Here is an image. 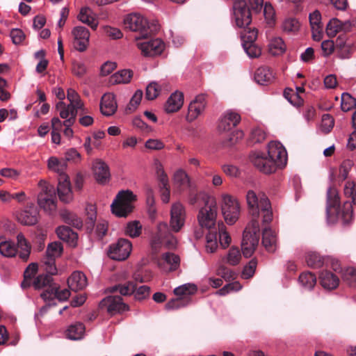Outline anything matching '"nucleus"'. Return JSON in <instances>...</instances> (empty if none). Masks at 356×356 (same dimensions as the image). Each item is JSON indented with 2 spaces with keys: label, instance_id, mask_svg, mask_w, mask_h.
I'll return each instance as SVG.
<instances>
[{
  "label": "nucleus",
  "instance_id": "obj_1",
  "mask_svg": "<svg viewBox=\"0 0 356 356\" xmlns=\"http://www.w3.org/2000/svg\"><path fill=\"white\" fill-rule=\"evenodd\" d=\"M250 161L261 172L270 174L282 168L286 164V151L280 142L272 141L268 145V156L262 152H254L250 156Z\"/></svg>",
  "mask_w": 356,
  "mask_h": 356
},
{
  "label": "nucleus",
  "instance_id": "obj_2",
  "mask_svg": "<svg viewBox=\"0 0 356 356\" xmlns=\"http://www.w3.org/2000/svg\"><path fill=\"white\" fill-rule=\"evenodd\" d=\"M246 200L249 213L252 216L259 217L261 213L263 222L269 223L273 219V212L270 202L264 193L257 194L254 191L250 190L246 195Z\"/></svg>",
  "mask_w": 356,
  "mask_h": 356
},
{
  "label": "nucleus",
  "instance_id": "obj_3",
  "mask_svg": "<svg viewBox=\"0 0 356 356\" xmlns=\"http://www.w3.org/2000/svg\"><path fill=\"white\" fill-rule=\"evenodd\" d=\"M124 24L126 29L138 33V36L136 37L137 40L147 39L159 30V25L156 22L149 24L147 19L138 13L128 15L124 20Z\"/></svg>",
  "mask_w": 356,
  "mask_h": 356
},
{
  "label": "nucleus",
  "instance_id": "obj_4",
  "mask_svg": "<svg viewBox=\"0 0 356 356\" xmlns=\"http://www.w3.org/2000/svg\"><path fill=\"white\" fill-rule=\"evenodd\" d=\"M249 7L245 0H236L234 3V15L237 26L250 25L252 22L251 10L259 13L264 6V0H248Z\"/></svg>",
  "mask_w": 356,
  "mask_h": 356
},
{
  "label": "nucleus",
  "instance_id": "obj_5",
  "mask_svg": "<svg viewBox=\"0 0 356 356\" xmlns=\"http://www.w3.org/2000/svg\"><path fill=\"white\" fill-rule=\"evenodd\" d=\"M136 200L134 193L127 190L118 193L111 204L113 213L118 217H127L132 211V202Z\"/></svg>",
  "mask_w": 356,
  "mask_h": 356
},
{
  "label": "nucleus",
  "instance_id": "obj_6",
  "mask_svg": "<svg viewBox=\"0 0 356 356\" xmlns=\"http://www.w3.org/2000/svg\"><path fill=\"white\" fill-rule=\"evenodd\" d=\"M110 293L119 291L122 296H129L135 292V298L138 300L145 299L149 296L150 288L143 285L136 289V284L133 282H128L124 284H117L108 289Z\"/></svg>",
  "mask_w": 356,
  "mask_h": 356
},
{
  "label": "nucleus",
  "instance_id": "obj_7",
  "mask_svg": "<svg viewBox=\"0 0 356 356\" xmlns=\"http://www.w3.org/2000/svg\"><path fill=\"white\" fill-rule=\"evenodd\" d=\"M164 243L169 248H172L175 247L177 240L170 235L167 223L161 222L158 225L156 234L152 239L151 247L153 252L157 253L161 245Z\"/></svg>",
  "mask_w": 356,
  "mask_h": 356
},
{
  "label": "nucleus",
  "instance_id": "obj_8",
  "mask_svg": "<svg viewBox=\"0 0 356 356\" xmlns=\"http://www.w3.org/2000/svg\"><path fill=\"white\" fill-rule=\"evenodd\" d=\"M217 203L216 200H209L199 211L197 220L200 226L211 229L216 226Z\"/></svg>",
  "mask_w": 356,
  "mask_h": 356
},
{
  "label": "nucleus",
  "instance_id": "obj_9",
  "mask_svg": "<svg viewBox=\"0 0 356 356\" xmlns=\"http://www.w3.org/2000/svg\"><path fill=\"white\" fill-rule=\"evenodd\" d=\"M33 286L35 289L47 287L40 295L44 300L52 301L56 298L58 285L54 283L52 277L44 274L40 275L34 279Z\"/></svg>",
  "mask_w": 356,
  "mask_h": 356
},
{
  "label": "nucleus",
  "instance_id": "obj_10",
  "mask_svg": "<svg viewBox=\"0 0 356 356\" xmlns=\"http://www.w3.org/2000/svg\"><path fill=\"white\" fill-rule=\"evenodd\" d=\"M221 209L227 224L233 225L236 222L240 213L239 204L236 199L229 195H223Z\"/></svg>",
  "mask_w": 356,
  "mask_h": 356
},
{
  "label": "nucleus",
  "instance_id": "obj_11",
  "mask_svg": "<svg viewBox=\"0 0 356 356\" xmlns=\"http://www.w3.org/2000/svg\"><path fill=\"white\" fill-rule=\"evenodd\" d=\"M344 195L351 198L350 202H345L342 208V218L346 223H349L352 220L353 211V204L356 205V182L348 181L344 186Z\"/></svg>",
  "mask_w": 356,
  "mask_h": 356
},
{
  "label": "nucleus",
  "instance_id": "obj_12",
  "mask_svg": "<svg viewBox=\"0 0 356 356\" xmlns=\"http://www.w3.org/2000/svg\"><path fill=\"white\" fill-rule=\"evenodd\" d=\"M344 195L351 198L350 202H345L342 208V218L346 223H349L352 220L353 211V204L356 205V182L348 181L344 186Z\"/></svg>",
  "mask_w": 356,
  "mask_h": 356
},
{
  "label": "nucleus",
  "instance_id": "obj_13",
  "mask_svg": "<svg viewBox=\"0 0 356 356\" xmlns=\"http://www.w3.org/2000/svg\"><path fill=\"white\" fill-rule=\"evenodd\" d=\"M132 249L131 242L125 238H120L116 243L109 246L108 256L113 260L122 261L130 254Z\"/></svg>",
  "mask_w": 356,
  "mask_h": 356
},
{
  "label": "nucleus",
  "instance_id": "obj_14",
  "mask_svg": "<svg viewBox=\"0 0 356 356\" xmlns=\"http://www.w3.org/2000/svg\"><path fill=\"white\" fill-rule=\"evenodd\" d=\"M99 306L102 309H106L108 313L112 315L129 310V305L123 302L122 298L120 296L106 297L100 302Z\"/></svg>",
  "mask_w": 356,
  "mask_h": 356
},
{
  "label": "nucleus",
  "instance_id": "obj_15",
  "mask_svg": "<svg viewBox=\"0 0 356 356\" xmlns=\"http://www.w3.org/2000/svg\"><path fill=\"white\" fill-rule=\"evenodd\" d=\"M137 46L140 49L142 54L146 57L160 55L165 48L163 42L159 38L138 42Z\"/></svg>",
  "mask_w": 356,
  "mask_h": 356
},
{
  "label": "nucleus",
  "instance_id": "obj_16",
  "mask_svg": "<svg viewBox=\"0 0 356 356\" xmlns=\"http://www.w3.org/2000/svg\"><path fill=\"white\" fill-rule=\"evenodd\" d=\"M186 212L184 206L176 202L172 205L170 225L172 231L178 232L184 225Z\"/></svg>",
  "mask_w": 356,
  "mask_h": 356
},
{
  "label": "nucleus",
  "instance_id": "obj_17",
  "mask_svg": "<svg viewBox=\"0 0 356 356\" xmlns=\"http://www.w3.org/2000/svg\"><path fill=\"white\" fill-rule=\"evenodd\" d=\"M39 206L45 211H51L56 207V197L54 188L52 186H47L43 192L38 197Z\"/></svg>",
  "mask_w": 356,
  "mask_h": 356
},
{
  "label": "nucleus",
  "instance_id": "obj_18",
  "mask_svg": "<svg viewBox=\"0 0 356 356\" xmlns=\"http://www.w3.org/2000/svg\"><path fill=\"white\" fill-rule=\"evenodd\" d=\"M74 36V47L79 51H84L89 43L90 33L84 26H76L72 31Z\"/></svg>",
  "mask_w": 356,
  "mask_h": 356
},
{
  "label": "nucleus",
  "instance_id": "obj_19",
  "mask_svg": "<svg viewBox=\"0 0 356 356\" xmlns=\"http://www.w3.org/2000/svg\"><path fill=\"white\" fill-rule=\"evenodd\" d=\"M259 235L250 234V232L244 230L241 242V249L245 257H250L258 246Z\"/></svg>",
  "mask_w": 356,
  "mask_h": 356
},
{
  "label": "nucleus",
  "instance_id": "obj_20",
  "mask_svg": "<svg viewBox=\"0 0 356 356\" xmlns=\"http://www.w3.org/2000/svg\"><path fill=\"white\" fill-rule=\"evenodd\" d=\"M206 106V95L200 94L196 96L195 99L189 104L186 120L189 122L193 121L204 111Z\"/></svg>",
  "mask_w": 356,
  "mask_h": 356
},
{
  "label": "nucleus",
  "instance_id": "obj_21",
  "mask_svg": "<svg viewBox=\"0 0 356 356\" xmlns=\"http://www.w3.org/2000/svg\"><path fill=\"white\" fill-rule=\"evenodd\" d=\"M18 221L24 225H33L38 220V211L33 204L27 207L17 214Z\"/></svg>",
  "mask_w": 356,
  "mask_h": 356
},
{
  "label": "nucleus",
  "instance_id": "obj_22",
  "mask_svg": "<svg viewBox=\"0 0 356 356\" xmlns=\"http://www.w3.org/2000/svg\"><path fill=\"white\" fill-rule=\"evenodd\" d=\"M179 257L171 252H166L163 254L161 258L157 260L158 266L163 270H176L179 268Z\"/></svg>",
  "mask_w": 356,
  "mask_h": 356
},
{
  "label": "nucleus",
  "instance_id": "obj_23",
  "mask_svg": "<svg viewBox=\"0 0 356 356\" xmlns=\"http://www.w3.org/2000/svg\"><path fill=\"white\" fill-rule=\"evenodd\" d=\"M57 191L60 201L68 203L72 200L70 182L67 175H62L59 177Z\"/></svg>",
  "mask_w": 356,
  "mask_h": 356
},
{
  "label": "nucleus",
  "instance_id": "obj_24",
  "mask_svg": "<svg viewBox=\"0 0 356 356\" xmlns=\"http://www.w3.org/2000/svg\"><path fill=\"white\" fill-rule=\"evenodd\" d=\"M241 116L232 111L226 112L221 118L218 129L220 131H228L234 128L240 122Z\"/></svg>",
  "mask_w": 356,
  "mask_h": 356
},
{
  "label": "nucleus",
  "instance_id": "obj_25",
  "mask_svg": "<svg viewBox=\"0 0 356 356\" xmlns=\"http://www.w3.org/2000/svg\"><path fill=\"white\" fill-rule=\"evenodd\" d=\"M117 102L115 99L113 94H104L100 102V111L102 115L105 116H111L117 111Z\"/></svg>",
  "mask_w": 356,
  "mask_h": 356
},
{
  "label": "nucleus",
  "instance_id": "obj_26",
  "mask_svg": "<svg viewBox=\"0 0 356 356\" xmlns=\"http://www.w3.org/2000/svg\"><path fill=\"white\" fill-rule=\"evenodd\" d=\"M86 276L80 271L74 272L67 279V284L72 291H78L87 286Z\"/></svg>",
  "mask_w": 356,
  "mask_h": 356
},
{
  "label": "nucleus",
  "instance_id": "obj_27",
  "mask_svg": "<svg viewBox=\"0 0 356 356\" xmlns=\"http://www.w3.org/2000/svg\"><path fill=\"white\" fill-rule=\"evenodd\" d=\"M254 79L260 85H268L275 79V73L270 67L261 66L256 70Z\"/></svg>",
  "mask_w": 356,
  "mask_h": 356
},
{
  "label": "nucleus",
  "instance_id": "obj_28",
  "mask_svg": "<svg viewBox=\"0 0 356 356\" xmlns=\"http://www.w3.org/2000/svg\"><path fill=\"white\" fill-rule=\"evenodd\" d=\"M184 104V95L180 92H175L168 99L165 104V111L168 113L178 111Z\"/></svg>",
  "mask_w": 356,
  "mask_h": 356
},
{
  "label": "nucleus",
  "instance_id": "obj_29",
  "mask_svg": "<svg viewBox=\"0 0 356 356\" xmlns=\"http://www.w3.org/2000/svg\"><path fill=\"white\" fill-rule=\"evenodd\" d=\"M262 245L269 252H274L277 248V235L270 228H264L262 232Z\"/></svg>",
  "mask_w": 356,
  "mask_h": 356
},
{
  "label": "nucleus",
  "instance_id": "obj_30",
  "mask_svg": "<svg viewBox=\"0 0 356 356\" xmlns=\"http://www.w3.org/2000/svg\"><path fill=\"white\" fill-rule=\"evenodd\" d=\"M56 234L61 240L66 241L70 246L75 247L76 245L78 234L70 227H58L56 229Z\"/></svg>",
  "mask_w": 356,
  "mask_h": 356
},
{
  "label": "nucleus",
  "instance_id": "obj_31",
  "mask_svg": "<svg viewBox=\"0 0 356 356\" xmlns=\"http://www.w3.org/2000/svg\"><path fill=\"white\" fill-rule=\"evenodd\" d=\"M93 171L95 179L99 183H104L110 177L108 166L101 160H97L94 163Z\"/></svg>",
  "mask_w": 356,
  "mask_h": 356
},
{
  "label": "nucleus",
  "instance_id": "obj_32",
  "mask_svg": "<svg viewBox=\"0 0 356 356\" xmlns=\"http://www.w3.org/2000/svg\"><path fill=\"white\" fill-rule=\"evenodd\" d=\"M339 197L334 188H330L327 191L326 213L327 217L337 214L339 211Z\"/></svg>",
  "mask_w": 356,
  "mask_h": 356
},
{
  "label": "nucleus",
  "instance_id": "obj_33",
  "mask_svg": "<svg viewBox=\"0 0 356 356\" xmlns=\"http://www.w3.org/2000/svg\"><path fill=\"white\" fill-rule=\"evenodd\" d=\"M319 279L322 286L330 290L336 289L339 283V277L328 270L322 271L319 275Z\"/></svg>",
  "mask_w": 356,
  "mask_h": 356
},
{
  "label": "nucleus",
  "instance_id": "obj_34",
  "mask_svg": "<svg viewBox=\"0 0 356 356\" xmlns=\"http://www.w3.org/2000/svg\"><path fill=\"white\" fill-rule=\"evenodd\" d=\"M77 17L79 20L86 24L94 30L97 27V22L93 17V13L91 9L88 7L82 8Z\"/></svg>",
  "mask_w": 356,
  "mask_h": 356
},
{
  "label": "nucleus",
  "instance_id": "obj_35",
  "mask_svg": "<svg viewBox=\"0 0 356 356\" xmlns=\"http://www.w3.org/2000/svg\"><path fill=\"white\" fill-rule=\"evenodd\" d=\"M60 216L63 221L76 229H81L83 226V221L76 213L67 210L60 212Z\"/></svg>",
  "mask_w": 356,
  "mask_h": 356
},
{
  "label": "nucleus",
  "instance_id": "obj_36",
  "mask_svg": "<svg viewBox=\"0 0 356 356\" xmlns=\"http://www.w3.org/2000/svg\"><path fill=\"white\" fill-rule=\"evenodd\" d=\"M84 332V325L81 323H76L69 326L65 334L67 338L71 340H78L82 338Z\"/></svg>",
  "mask_w": 356,
  "mask_h": 356
},
{
  "label": "nucleus",
  "instance_id": "obj_37",
  "mask_svg": "<svg viewBox=\"0 0 356 356\" xmlns=\"http://www.w3.org/2000/svg\"><path fill=\"white\" fill-rule=\"evenodd\" d=\"M133 76V72L129 70H120L110 78V83L112 84L127 83Z\"/></svg>",
  "mask_w": 356,
  "mask_h": 356
},
{
  "label": "nucleus",
  "instance_id": "obj_38",
  "mask_svg": "<svg viewBox=\"0 0 356 356\" xmlns=\"http://www.w3.org/2000/svg\"><path fill=\"white\" fill-rule=\"evenodd\" d=\"M67 98L70 101V105L80 108L81 114L87 113V108L84 106L83 101L81 99L80 95L72 88H69L67 92Z\"/></svg>",
  "mask_w": 356,
  "mask_h": 356
},
{
  "label": "nucleus",
  "instance_id": "obj_39",
  "mask_svg": "<svg viewBox=\"0 0 356 356\" xmlns=\"http://www.w3.org/2000/svg\"><path fill=\"white\" fill-rule=\"evenodd\" d=\"M17 239L18 248H20L19 256L22 260L26 261L31 252V246L22 234H19Z\"/></svg>",
  "mask_w": 356,
  "mask_h": 356
},
{
  "label": "nucleus",
  "instance_id": "obj_40",
  "mask_svg": "<svg viewBox=\"0 0 356 356\" xmlns=\"http://www.w3.org/2000/svg\"><path fill=\"white\" fill-rule=\"evenodd\" d=\"M334 44V49L338 51L340 58H346L349 57L352 50L350 44H346V42L340 37L336 40Z\"/></svg>",
  "mask_w": 356,
  "mask_h": 356
},
{
  "label": "nucleus",
  "instance_id": "obj_41",
  "mask_svg": "<svg viewBox=\"0 0 356 356\" xmlns=\"http://www.w3.org/2000/svg\"><path fill=\"white\" fill-rule=\"evenodd\" d=\"M0 253L5 257H14L17 253V249L14 243L0 238Z\"/></svg>",
  "mask_w": 356,
  "mask_h": 356
},
{
  "label": "nucleus",
  "instance_id": "obj_42",
  "mask_svg": "<svg viewBox=\"0 0 356 356\" xmlns=\"http://www.w3.org/2000/svg\"><path fill=\"white\" fill-rule=\"evenodd\" d=\"M48 167L49 169L57 172L60 176L64 174V170L67 168V163L65 159L59 160L56 157H50L48 160Z\"/></svg>",
  "mask_w": 356,
  "mask_h": 356
},
{
  "label": "nucleus",
  "instance_id": "obj_43",
  "mask_svg": "<svg viewBox=\"0 0 356 356\" xmlns=\"http://www.w3.org/2000/svg\"><path fill=\"white\" fill-rule=\"evenodd\" d=\"M248 25L243 26L244 29L241 31V35L243 44L254 43L257 38V30L247 27ZM241 28L242 26H240Z\"/></svg>",
  "mask_w": 356,
  "mask_h": 356
},
{
  "label": "nucleus",
  "instance_id": "obj_44",
  "mask_svg": "<svg viewBox=\"0 0 356 356\" xmlns=\"http://www.w3.org/2000/svg\"><path fill=\"white\" fill-rule=\"evenodd\" d=\"M197 291V287L194 284H187L178 286L174 289V293L179 297L187 296L191 298V296Z\"/></svg>",
  "mask_w": 356,
  "mask_h": 356
},
{
  "label": "nucleus",
  "instance_id": "obj_45",
  "mask_svg": "<svg viewBox=\"0 0 356 356\" xmlns=\"http://www.w3.org/2000/svg\"><path fill=\"white\" fill-rule=\"evenodd\" d=\"M191 302V299L187 296L179 297L175 299H172L168 301L165 305L166 309H177L181 307L187 306Z\"/></svg>",
  "mask_w": 356,
  "mask_h": 356
},
{
  "label": "nucleus",
  "instance_id": "obj_46",
  "mask_svg": "<svg viewBox=\"0 0 356 356\" xmlns=\"http://www.w3.org/2000/svg\"><path fill=\"white\" fill-rule=\"evenodd\" d=\"M299 282L307 289H312L316 283V277L312 273H303L299 276Z\"/></svg>",
  "mask_w": 356,
  "mask_h": 356
},
{
  "label": "nucleus",
  "instance_id": "obj_47",
  "mask_svg": "<svg viewBox=\"0 0 356 356\" xmlns=\"http://www.w3.org/2000/svg\"><path fill=\"white\" fill-rule=\"evenodd\" d=\"M343 281L351 287H356V269L348 267L342 270Z\"/></svg>",
  "mask_w": 356,
  "mask_h": 356
},
{
  "label": "nucleus",
  "instance_id": "obj_48",
  "mask_svg": "<svg viewBox=\"0 0 356 356\" xmlns=\"http://www.w3.org/2000/svg\"><path fill=\"white\" fill-rule=\"evenodd\" d=\"M216 200L213 197L209 195L204 192L194 193L191 192L189 195V202L191 204H195L200 202H202L204 205L208 202L209 200Z\"/></svg>",
  "mask_w": 356,
  "mask_h": 356
},
{
  "label": "nucleus",
  "instance_id": "obj_49",
  "mask_svg": "<svg viewBox=\"0 0 356 356\" xmlns=\"http://www.w3.org/2000/svg\"><path fill=\"white\" fill-rule=\"evenodd\" d=\"M341 108L344 112H348L356 108V99L347 92L343 93L341 95Z\"/></svg>",
  "mask_w": 356,
  "mask_h": 356
},
{
  "label": "nucleus",
  "instance_id": "obj_50",
  "mask_svg": "<svg viewBox=\"0 0 356 356\" xmlns=\"http://www.w3.org/2000/svg\"><path fill=\"white\" fill-rule=\"evenodd\" d=\"M307 265L314 268H318L323 265V258L316 252H309L306 256Z\"/></svg>",
  "mask_w": 356,
  "mask_h": 356
},
{
  "label": "nucleus",
  "instance_id": "obj_51",
  "mask_svg": "<svg viewBox=\"0 0 356 356\" xmlns=\"http://www.w3.org/2000/svg\"><path fill=\"white\" fill-rule=\"evenodd\" d=\"M218 239L223 248H226L231 243V237L225 230V225L222 222L218 224Z\"/></svg>",
  "mask_w": 356,
  "mask_h": 356
},
{
  "label": "nucleus",
  "instance_id": "obj_52",
  "mask_svg": "<svg viewBox=\"0 0 356 356\" xmlns=\"http://www.w3.org/2000/svg\"><path fill=\"white\" fill-rule=\"evenodd\" d=\"M86 226L88 232L93 230L95 223L96 221L97 214L96 211L92 206H90L86 209Z\"/></svg>",
  "mask_w": 356,
  "mask_h": 356
},
{
  "label": "nucleus",
  "instance_id": "obj_53",
  "mask_svg": "<svg viewBox=\"0 0 356 356\" xmlns=\"http://www.w3.org/2000/svg\"><path fill=\"white\" fill-rule=\"evenodd\" d=\"M142 226L139 221L129 222L126 227L125 232L129 236L134 238L138 236L141 233Z\"/></svg>",
  "mask_w": 356,
  "mask_h": 356
},
{
  "label": "nucleus",
  "instance_id": "obj_54",
  "mask_svg": "<svg viewBox=\"0 0 356 356\" xmlns=\"http://www.w3.org/2000/svg\"><path fill=\"white\" fill-rule=\"evenodd\" d=\"M241 259V254L239 249L234 247L230 248L227 256V262L232 266H236L240 262Z\"/></svg>",
  "mask_w": 356,
  "mask_h": 356
},
{
  "label": "nucleus",
  "instance_id": "obj_55",
  "mask_svg": "<svg viewBox=\"0 0 356 356\" xmlns=\"http://www.w3.org/2000/svg\"><path fill=\"white\" fill-rule=\"evenodd\" d=\"M270 51L273 55L282 54L285 51L284 41L280 38H275L270 44Z\"/></svg>",
  "mask_w": 356,
  "mask_h": 356
},
{
  "label": "nucleus",
  "instance_id": "obj_56",
  "mask_svg": "<svg viewBox=\"0 0 356 356\" xmlns=\"http://www.w3.org/2000/svg\"><path fill=\"white\" fill-rule=\"evenodd\" d=\"M161 91V88L156 82L150 83L146 88L145 97L149 100L156 99Z\"/></svg>",
  "mask_w": 356,
  "mask_h": 356
},
{
  "label": "nucleus",
  "instance_id": "obj_57",
  "mask_svg": "<svg viewBox=\"0 0 356 356\" xmlns=\"http://www.w3.org/2000/svg\"><path fill=\"white\" fill-rule=\"evenodd\" d=\"M353 165V163L351 160H345L341 164L339 169L338 178L339 181L346 179L348 177V172Z\"/></svg>",
  "mask_w": 356,
  "mask_h": 356
},
{
  "label": "nucleus",
  "instance_id": "obj_58",
  "mask_svg": "<svg viewBox=\"0 0 356 356\" xmlns=\"http://www.w3.org/2000/svg\"><path fill=\"white\" fill-rule=\"evenodd\" d=\"M63 247L60 243L54 242L49 243L47 246L46 254L47 257H54L60 255Z\"/></svg>",
  "mask_w": 356,
  "mask_h": 356
},
{
  "label": "nucleus",
  "instance_id": "obj_59",
  "mask_svg": "<svg viewBox=\"0 0 356 356\" xmlns=\"http://www.w3.org/2000/svg\"><path fill=\"white\" fill-rule=\"evenodd\" d=\"M142 97L143 91L140 90H136L127 105L126 110L129 111L130 113L134 111L140 104Z\"/></svg>",
  "mask_w": 356,
  "mask_h": 356
},
{
  "label": "nucleus",
  "instance_id": "obj_60",
  "mask_svg": "<svg viewBox=\"0 0 356 356\" xmlns=\"http://www.w3.org/2000/svg\"><path fill=\"white\" fill-rule=\"evenodd\" d=\"M175 181L180 186H189L190 180L188 175L182 170L177 171L175 174Z\"/></svg>",
  "mask_w": 356,
  "mask_h": 356
},
{
  "label": "nucleus",
  "instance_id": "obj_61",
  "mask_svg": "<svg viewBox=\"0 0 356 356\" xmlns=\"http://www.w3.org/2000/svg\"><path fill=\"white\" fill-rule=\"evenodd\" d=\"M243 47L247 54L250 58H257L261 54V49L259 47L254 43L243 44Z\"/></svg>",
  "mask_w": 356,
  "mask_h": 356
},
{
  "label": "nucleus",
  "instance_id": "obj_62",
  "mask_svg": "<svg viewBox=\"0 0 356 356\" xmlns=\"http://www.w3.org/2000/svg\"><path fill=\"white\" fill-rule=\"evenodd\" d=\"M282 29L286 33L296 32L299 29V22L294 18L287 19L283 22Z\"/></svg>",
  "mask_w": 356,
  "mask_h": 356
},
{
  "label": "nucleus",
  "instance_id": "obj_63",
  "mask_svg": "<svg viewBox=\"0 0 356 356\" xmlns=\"http://www.w3.org/2000/svg\"><path fill=\"white\" fill-rule=\"evenodd\" d=\"M257 261L255 259H252L249 263L244 267L242 272V277L245 279H249L252 277L255 272L257 268Z\"/></svg>",
  "mask_w": 356,
  "mask_h": 356
},
{
  "label": "nucleus",
  "instance_id": "obj_64",
  "mask_svg": "<svg viewBox=\"0 0 356 356\" xmlns=\"http://www.w3.org/2000/svg\"><path fill=\"white\" fill-rule=\"evenodd\" d=\"M340 30V21L337 19H331L326 26V33L329 37H334Z\"/></svg>",
  "mask_w": 356,
  "mask_h": 356
}]
</instances>
